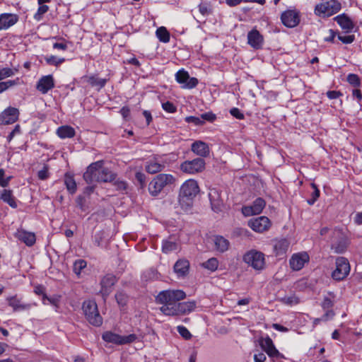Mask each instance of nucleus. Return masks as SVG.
I'll list each match as a JSON object with an SVG mask.
<instances>
[{
    "mask_svg": "<svg viewBox=\"0 0 362 362\" xmlns=\"http://www.w3.org/2000/svg\"><path fill=\"white\" fill-rule=\"evenodd\" d=\"M186 297L182 290H165L159 292L156 297L158 303L162 305L160 310L165 315L175 316L192 312L196 304L194 301L180 302Z\"/></svg>",
    "mask_w": 362,
    "mask_h": 362,
    "instance_id": "nucleus-1",
    "label": "nucleus"
},
{
    "mask_svg": "<svg viewBox=\"0 0 362 362\" xmlns=\"http://www.w3.org/2000/svg\"><path fill=\"white\" fill-rule=\"evenodd\" d=\"M199 192V187L196 180H186L180 187L178 194V203L184 211H188L193 204V201Z\"/></svg>",
    "mask_w": 362,
    "mask_h": 362,
    "instance_id": "nucleus-2",
    "label": "nucleus"
},
{
    "mask_svg": "<svg viewBox=\"0 0 362 362\" xmlns=\"http://www.w3.org/2000/svg\"><path fill=\"white\" fill-rule=\"evenodd\" d=\"M175 180L173 175L160 173L149 182L148 192L151 196H158L165 187L173 184Z\"/></svg>",
    "mask_w": 362,
    "mask_h": 362,
    "instance_id": "nucleus-3",
    "label": "nucleus"
},
{
    "mask_svg": "<svg viewBox=\"0 0 362 362\" xmlns=\"http://www.w3.org/2000/svg\"><path fill=\"white\" fill-rule=\"evenodd\" d=\"M341 8V3L337 0H327L326 1L317 4L315 7V14L322 17H329L337 12Z\"/></svg>",
    "mask_w": 362,
    "mask_h": 362,
    "instance_id": "nucleus-4",
    "label": "nucleus"
},
{
    "mask_svg": "<svg viewBox=\"0 0 362 362\" xmlns=\"http://www.w3.org/2000/svg\"><path fill=\"white\" fill-rule=\"evenodd\" d=\"M83 311L90 324L99 327L103 323V318L98 310V305L93 300H86L83 303Z\"/></svg>",
    "mask_w": 362,
    "mask_h": 362,
    "instance_id": "nucleus-5",
    "label": "nucleus"
},
{
    "mask_svg": "<svg viewBox=\"0 0 362 362\" xmlns=\"http://www.w3.org/2000/svg\"><path fill=\"white\" fill-rule=\"evenodd\" d=\"M243 261L257 271L262 270L265 267V255L260 251L251 250L243 255Z\"/></svg>",
    "mask_w": 362,
    "mask_h": 362,
    "instance_id": "nucleus-6",
    "label": "nucleus"
},
{
    "mask_svg": "<svg viewBox=\"0 0 362 362\" xmlns=\"http://www.w3.org/2000/svg\"><path fill=\"white\" fill-rule=\"evenodd\" d=\"M103 339L108 343H112L117 345H124L131 344L137 339L135 334H131L127 336H122L118 334L107 331L103 334Z\"/></svg>",
    "mask_w": 362,
    "mask_h": 362,
    "instance_id": "nucleus-7",
    "label": "nucleus"
},
{
    "mask_svg": "<svg viewBox=\"0 0 362 362\" xmlns=\"http://www.w3.org/2000/svg\"><path fill=\"white\" fill-rule=\"evenodd\" d=\"M350 272V264L348 259L344 257H339L336 259V268L332 274L334 280L341 281L345 279Z\"/></svg>",
    "mask_w": 362,
    "mask_h": 362,
    "instance_id": "nucleus-8",
    "label": "nucleus"
},
{
    "mask_svg": "<svg viewBox=\"0 0 362 362\" xmlns=\"http://www.w3.org/2000/svg\"><path fill=\"white\" fill-rule=\"evenodd\" d=\"M205 161L202 158H197L192 160H185L180 165V170L187 174H195L202 172L205 169Z\"/></svg>",
    "mask_w": 362,
    "mask_h": 362,
    "instance_id": "nucleus-9",
    "label": "nucleus"
},
{
    "mask_svg": "<svg viewBox=\"0 0 362 362\" xmlns=\"http://www.w3.org/2000/svg\"><path fill=\"white\" fill-rule=\"evenodd\" d=\"M208 197L211 209L216 213L222 211L224 208V202L221 197V191L215 187L209 188Z\"/></svg>",
    "mask_w": 362,
    "mask_h": 362,
    "instance_id": "nucleus-10",
    "label": "nucleus"
},
{
    "mask_svg": "<svg viewBox=\"0 0 362 362\" xmlns=\"http://www.w3.org/2000/svg\"><path fill=\"white\" fill-rule=\"evenodd\" d=\"M247 224L252 230L257 233L267 231L272 226L271 221L264 216L251 218L248 221Z\"/></svg>",
    "mask_w": 362,
    "mask_h": 362,
    "instance_id": "nucleus-11",
    "label": "nucleus"
},
{
    "mask_svg": "<svg viewBox=\"0 0 362 362\" xmlns=\"http://www.w3.org/2000/svg\"><path fill=\"white\" fill-rule=\"evenodd\" d=\"M175 79L177 83L182 85V88L192 89L198 84V79L194 77H190L188 72L184 69L179 70L176 73Z\"/></svg>",
    "mask_w": 362,
    "mask_h": 362,
    "instance_id": "nucleus-12",
    "label": "nucleus"
},
{
    "mask_svg": "<svg viewBox=\"0 0 362 362\" xmlns=\"http://www.w3.org/2000/svg\"><path fill=\"white\" fill-rule=\"evenodd\" d=\"M266 206V202L261 197L257 198L250 206L242 207V213L245 216L257 215L262 213Z\"/></svg>",
    "mask_w": 362,
    "mask_h": 362,
    "instance_id": "nucleus-13",
    "label": "nucleus"
},
{
    "mask_svg": "<svg viewBox=\"0 0 362 362\" xmlns=\"http://www.w3.org/2000/svg\"><path fill=\"white\" fill-rule=\"evenodd\" d=\"M259 345L261 348L271 358H283L284 356L275 347L272 339L269 337L262 338L259 340Z\"/></svg>",
    "mask_w": 362,
    "mask_h": 362,
    "instance_id": "nucleus-14",
    "label": "nucleus"
},
{
    "mask_svg": "<svg viewBox=\"0 0 362 362\" xmlns=\"http://www.w3.org/2000/svg\"><path fill=\"white\" fill-rule=\"evenodd\" d=\"M103 161L100 160L91 163L83 173V179L88 184H91L93 182H98L99 168L102 167Z\"/></svg>",
    "mask_w": 362,
    "mask_h": 362,
    "instance_id": "nucleus-15",
    "label": "nucleus"
},
{
    "mask_svg": "<svg viewBox=\"0 0 362 362\" xmlns=\"http://www.w3.org/2000/svg\"><path fill=\"white\" fill-rule=\"evenodd\" d=\"M19 116V110L16 107H9L0 114V124L8 125L16 122Z\"/></svg>",
    "mask_w": 362,
    "mask_h": 362,
    "instance_id": "nucleus-16",
    "label": "nucleus"
},
{
    "mask_svg": "<svg viewBox=\"0 0 362 362\" xmlns=\"http://www.w3.org/2000/svg\"><path fill=\"white\" fill-rule=\"evenodd\" d=\"M281 20L285 26L294 28L298 25L300 22L299 13L294 10H287L282 13Z\"/></svg>",
    "mask_w": 362,
    "mask_h": 362,
    "instance_id": "nucleus-17",
    "label": "nucleus"
},
{
    "mask_svg": "<svg viewBox=\"0 0 362 362\" xmlns=\"http://www.w3.org/2000/svg\"><path fill=\"white\" fill-rule=\"evenodd\" d=\"M308 261L309 256L307 252H304L293 255L290 259L289 264L293 270L299 271Z\"/></svg>",
    "mask_w": 362,
    "mask_h": 362,
    "instance_id": "nucleus-18",
    "label": "nucleus"
},
{
    "mask_svg": "<svg viewBox=\"0 0 362 362\" xmlns=\"http://www.w3.org/2000/svg\"><path fill=\"white\" fill-rule=\"evenodd\" d=\"M54 87V80L52 75L41 77L36 84V89L42 94H47Z\"/></svg>",
    "mask_w": 362,
    "mask_h": 362,
    "instance_id": "nucleus-19",
    "label": "nucleus"
},
{
    "mask_svg": "<svg viewBox=\"0 0 362 362\" xmlns=\"http://www.w3.org/2000/svg\"><path fill=\"white\" fill-rule=\"evenodd\" d=\"M165 167V163L162 158H153L146 162L145 170L150 174L161 172Z\"/></svg>",
    "mask_w": 362,
    "mask_h": 362,
    "instance_id": "nucleus-20",
    "label": "nucleus"
},
{
    "mask_svg": "<svg viewBox=\"0 0 362 362\" xmlns=\"http://www.w3.org/2000/svg\"><path fill=\"white\" fill-rule=\"evenodd\" d=\"M247 43L253 49H259L264 43L263 36L257 29H252L247 33Z\"/></svg>",
    "mask_w": 362,
    "mask_h": 362,
    "instance_id": "nucleus-21",
    "label": "nucleus"
},
{
    "mask_svg": "<svg viewBox=\"0 0 362 362\" xmlns=\"http://www.w3.org/2000/svg\"><path fill=\"white\" fill-rule=\"evenodd\" d=\"M116 283V278L113 274H108L103 276L100 281L101 289L100 293L105 298L111 292V288Z\"/></svg>",
    "mask_w": 362,
    "mask_h": 362,
    "instance_id": "nucleus-22",
    "label": "nucleus"
},
{
    "mask_svg": "<svg viewBox=\"0 0 362 362\" xmlns=\"http://www.w3.org/2000/svg\"><path fill=\"white\" fill-rule=\"evenodd\" d=\"M15 237L29 247L33 246L36 241L34 233L28 232L23 229H18L15 233Z\"/></svg>",
    "mask_w": 362,
    "mask_h": 362,
    "instance_id": "nucleus-23",
    "label": "nucleus"
},
{
    "mask_svg": "<svg viewBox=\"0 0 362 362\" xmlns=\"http://www.w3.org/2000/svg\"><path fill=\"white\" fill-rule=\"evenodd\" d=\"M334 20L339 24L341 29L346 33L351 32L354 28L353 21L345 13L337 16Z\"/></svg>",
    "mask_w": 362,
    "mask_h": 362,
    "instance_id": "nucleus-24",
    "label": "nucleus"
},
{
    "mask_svg": "<svg viewBox=\"0 0 362 362\" xmlns=\"http://www.w3.org/2000/svg\"><path fill=\"white\" fill-rule=\"evenodd\" d=\"M191 150L193 153L201 157H207L210 153L208 144L202 141H196L192 143Z\"/></svg>",
    "mask_w": 362,
    "mask_h": 362,
    "instance_id": "nucleus-25",
    "label": "nucleus"
},
{
    "mask_svg": "<svg viewBox=\"0 0 362 362\" xmlns=\"http://www.w3.org/2000/svg\"><path fill=\"white\" fill-rule=\"evenodd\" d=\"M18 18L15 14L3 13L0 16V30H6L17 23Z\"/></svg>",
    "mask_w": 362,
    "mask_h": 362,
    "instance_id": "nucleus-26",
    "label": "nucleus"
},
{
    "mask_svg": "<svg viewBox=\"0 0 362 362\" xmlns=\"http://www.w3.org/2000/svg\"><path fill=\"white\" fill-rule=\"evenodd\" d=\"M174 272L179 277L185 276L189 269V262L186 259H178L174 265Z\"/></svg>",
    "mask_w": 362,
    "mask_h": 362,
    "instance_id": "nucleus-27",
    "label": "nucleus"
},
{
    "mask_svg": "<svg viewBox=\"0 0 362 362\" xmlns=\"http://www.w3.org/2000/svg\"><path fill=\"white\" fill-rule=\"evenodd\" d=\"M290 246V242L286 238L276 240L274 244V252L276 256H281L286 253Z\"/></svg>",
    "mask_w": 362,
    "mask_h": 362,
    "instance_id": "nucleus-28",
    "label": "nucleus"
},
{
    "mask_svg": "<svg viewBox=\"0 0 362 362\" xmlns=\"http://www.w3.org/2000/svg\"><path fill=\"white\" fill-rule=\"evenodd\" d=\"M334 233L337 234L339 238L336 242L332 241L331 247L335 253H343L346 250L348 241L339 232Z\"/></svg>",
    "mask_w": 362,
    "mask_h": 362,
    "instance_id": "nucleus-29",
    "label": "nucleus"
},
{
    "mask_svg": "<svg viewBox=\"0 0 362 362\" xmlns=\"http://www.w3.org/2000/svg\"><path fill=\"white\" fill-rule=\"evenodd\" d=\"M6 300L8 301V305L13 308L14 312L23 311L30 308V304L23 303L21 299L18 298L17 296L8 297Z\"/></svg>",
    "mask_w": 362,
    "mask_h": 362,
    "instance_id": "nucleus-30",
    "label": "nucleus"
},
{
    "mask_svg": "<svg viewBox=\"0 0 362 362\" xmlns=\"http://www.w3.org/2000/svg\"><path fill=\"white\" fill-rule=\"evenodd\" d=\"M117 178V174L107 168H99L98 182H112Z\"/></svg>",
    "mask_w": 362,
    "mask_h": 362,
    "instance_id": "nucleus-31",
    "label": "nucleus"
},
{
    "mask_svg": "<svg viewBox=\"0 0 362 362\" xmlns=\"http://www.w3.org/2000/svg\"><path fill=\"white\" fill-rule=\"evenodd\" d=\"M57 134L61 139L72 138L75 136V129L68 125L61 126L57 129Z\"/></svg>",
    "mask_w": 362,
    "mask_h": 362,
    "instance_id": "nucleus-32",
    "label": "nucleus"
},
{
    "mask_svg": "<svg viewBox=\"0 0 362 362\" xmlns=\"http://www.w3.org/2000/svg\"><path fill=\"white\" fill-rule=\"evenodd\" d=\"M216 250L224 252L228 249L229 241L223 236H215L213 239Z\"/></svg>",
    "mask_w": 362,
    "mask_h": 362,
    "instance_id": "nucleus-33",
    "label": "nucleus"
},
{
    "mask_svg": "<svg viewBox=\"0 0 362 362\" xmlns=\"http://www.w3.org/2000/svg\"><path fill=\"white\" fill-rule=\"evenodd\" d=\"M83 80L88 83L91 86L98 87L99 88H103L106 83L107 80L105 78H100L95 76H83L82 78Z\"/></svg>",
    "mask_w": 362,
    "mask_h": 362,
    "instance_id": "nucleus-34",
    "label": "nucleus"
},
{
    "mask_svg": "<svg viewBox=\"0 0 362 362\" xmlns=\"http://www.w3.org/2000/svg\"><path fill=\"white\" fill-rule=\"evenodd\" d=\"M64 185L69 192L71 194H74L76 191V182L74 176L70 173H66L64 175Z\"/></svg>",
    "mask_w": 362,
    "mask_h": 362,
    "instance_id": "nucleus-35",
    "label": "nucleus"
},
{
    "mask_svg": "<svg viewBox=\"0 0 362 362\" xmlns=\"http://www.w3.org/2000/svg\"><path fill=\"white\" fill-rule=\"evenodd\" d=\"M1 199L11 207L13 209L17 208V204L11 190L4 189L1 194Z\"/></svg>",
    "mask_w": 362,
    "mask_h": 362,
    "instance_id": "nucleus-36",
    "label": "nucleus"
},
{
    "mask_svg": "<svg viewBox=\"0 0 362 362\" xmlns=\"http://www.w3.org/2000/svg\"><path fill=\"white\" fill-rule=\"evenodd\" d=\"M177 248V244L175 241L171 239L165 240L162 244V251L164 253H169L170 252L176 250Z\"/></svg>",
    "mask_w": 362,
    "mask_h": 362,
    "instance_id": "nucleus-37",
    "label": "nucleus"
},
{
    "mask_svg": "<svg viewBox=\"0 0 362 362\" xmlns=\"http://www.w3.org/2000/svg\"><path fill=\"white\" fill-rule=\"evenodd\" d=\"M156 33L160 42L166 43L170 41V33L165 27L158 28Z\"/></svg>",
    "mask_w": 362,
    "mask_h": 362,
    "instance_id": "nucleus-38",
    "label": "nucleus"
},
{
    "mask_svg": "<svg viewBox=\"0 0 362 362\" xmlns=\"http://www.w3.org/2000/svg\"><path fill=\"white\" fill-rule=\"evenodd\" d=\"M310 187L313 188V192L311 193V198L307 200L308 204L310 206L313 205L315 202L317 200V199L320 197V192L317 186V185L314 182H312L310 184Z\"/></svg>",
    "mask_w": 362,
    "mask_h": 362,
    "instance_id": "nucleus-39",
    "label": "nucleus"
},
{
    "mask_svg": "<svg viewBox=\"0 0 362 362\" xmlns=\"http://www.w3.org/2000/svg\"><path fill=\"white\" fill-rule=\"evenodd\" d=\"M202 265L203 267L211 272H214L218 268V262L216 258L212 257L209 259L207 261L203 262Z\"/></svg>",
    "mask_w": 362,
    "mask_h": 362,
    "instance_id": "nucleus-40",
    "label": "nucleus"
},
{
    "mask_svg": "<svg viewBox=\"0 0 362 362\" xmlns=\"http://www.w3.org/2000/svg\"><path fill=\"white\" fill-rule=\"evenodd\" d=\"M87 266V263L84 259H79L74 262L73 265V271L76 275H79L81 271Z\"/></svg>",
    "mask_w": 362,
    "mask_h": 362,
    "instance_id": "nucleus-41",
    "label": "nucleus"
},
{
    "mask_svg": "<svg viewBox=\"0 0 362 362\" xmlns=\"http://www.w3.org/2000/svg\"><path fill=\"white\" fill-rule=\"evenodd\" d=\"M115 299L119 306H124L126 305L127 300H128V296L126 293H124L122 291H118L115 294Z\"/></svg>",
    "mask_w": 362,
    "mask_h": 362,
    "instance_id": "nucleus-42",
    "label": "nucleus"
},
{
    "mask_svg": "<svg viewBox=\"0 0 362 362\" xmlns=\"http://www.w3.org/2000/svg\"><path fill=\"white\" fill-rule=\"evenodd\" d=\"M49 10V7L47 5L41 4L40 5L37 11L34 15V18L36 21H40L42 18V16L47 13Z\"/></svg>",
    "mask_w": 362,
    "mask_h": 362,
    "instance_id": "nucleus-43",
    "label": "nucleus"
},
{
    "mask_svg": "<svg viewBox=\"0 0 362 362\" xmlns=\"http://www.w3.org/2000/svg\"><path fill=\"white\" fill-rule=\"evenodd\" d=\"M45 61L48 64L58 66L59 64L63 63L65 61V59L64 58H59L56 56L52 55L49 57H47L45 58Z\"/></svg>",
    "mask_w": 362,
    "mask_h": 362,
    "instance_id": "nucleus-44",
    "label": "nucleus"
},
{
    "mask_svg": "<svg viewBox=\"0 0 362 362\" xmlns=\"http://www.w3.org/2000/svg\"><path fill=\"white\" fill-rule=\"evenodd\" d=\"M112 185L115 187L117 190L125 191L127 189V183L122 180L116 179L112 182Z\"/></svg>",
    "mask_w": 362,
    "mask_h": 362,
    "instance_id": "nucleus-45",
    "label": "nucleus"
},
{
    "mask_svg": "<svg viewBox=\"0 0 362 362\" xmlns=\"http://www.w3.org/2000/svg\"><path fill=\"white\" fill-rule=\"evenodd\" d=\"M347 81L355 87H358L361 84L360 78L357 74H349L347 76Z\"/></svg>",
    "mask_w": 362,
    "mask_h": 362,
    "instance_id": "nucleus-46",
    "label": "nucleus"
},
{
    "mask_svg": "<svg viewBox=\"0 0 362 362\" xmlns=\"http://www.w3.org/2000/svg\"><path fill=\"white\" fill-rule=\"evenodd\" d=\"M185 121L187 123H192L196 126H201L204 124V121L200 117L188 116L185 118Z\"/></svg>",
    "mask_w": 362,
    "mask_h": 362,
    "instance_id": "nucleus-47",
    "label": "nucleus"
},
{
    "mask_svg": "<svg viewBox=\"0 0 362 362\" xmlns=\"http://www.w3.org/2000/svg\"><path fill=\"white\" fill-rule=\"evenodd\" d=\"M178 333L185 339H189L192 338V334L184 326L179 325L177 327Z\"/></svg>",
    "mask_w": 362,
    "mask_h": 362,
    "instance_id": "nucleus-48",
    "label": "nucleus"
},
{
    "mask_svg": "<svg viewBox=\"0 0 362 362\" xmlns=\"http://www.w3.org/2000/svg\"><path fill=\"white\" fill-rule=\"evenodd\" d=\"M162 107L163 109L169 113H173L175 112L177 110L176 107L173 105V103L167 101L165 103H162Z\"/></svg>",
    "mask_w": 362,
    "mask_h": 362,
    "instance_id": "nucleus-49",
    "label": "nucleus"
},
{
    "mask_svg": "<svg viewBox=\"0 0 362 362\" xmlns=\"http://www.w3.org/2000/svg\"><path fill=\"white\" fill-rule=\"evenodd\" d=\"M200 118L204 121H208L210 122H214L216 119V116L211 112L203 113L200 115Z\"/></svg>",
    "mask_w": 362,
    "mask_h": 362,
    "instance_id": "nucleus-50",
    "label": "nucleus"
},
{
    "mask_svg": "<svg viewBox=\"0 0 362 362\" xmlns=\"http://www.w3.org/2000/svg\"><path fill=\"white\" fill-rule=\"evenodd\" d=\"M14 74L13 71L10 68H3L0 69V79L3 80L7 77L12 76Z\"/></svg>",
    "mask_w": 362,
    "mask_h": 362,
    "instance_id": "nucleus-51",
    "label": "nucleus"
},
{
    "mask_svg": "<svg viewBox=\"0 0 362 362\" xmlns=\"http://www.w3.org/2000/svg\"><path fill=\"white\" fill-rule=\"evenodd\" d=\"M199 11L204 16H207L211 13L210 7L206 4H200L199 5Z\"/></svg>",
    "mask_w": 362,
    "mask_h": 362,
    "instance_id": "nucleus-52",
    "label": "nucleus"
},
{
    "mask_svg": "<svg viewBox=\"0 0 362 362\" xmlns=\"http://www.w3.org/2000/svg\"><path fill=\"white\" fill-rule=\"evenodd\" d=\"M135 178L136 181L139 183L141 188H143L145 186L146 182L145 174L141 172H136L135 174Z\"/></svg>",
    "mask_w": 362,
    "mask_h": 362,
    "instance_id": "nucleus-53",
    "label": "nucleus"
},
{
    "mask_svg": "<svg viewBox=\"0 0 362 362\" xmlns=\"http://www.w3.org/2000/svg\"><path fill=\"white\" fill-rule=\"evenodd\" d=\"M338 39L341 42H342L344 44H351L354 41L355 36L354 35H344V36L338 35Z\"/></svg>",
    "mask_w": 362,
    "mask_h": 362,
    "instance_id": "nucleus-54",
    "label": "nucleus"
},
{
    "mask_svg": "<svg viewBox=\"0 0 362 362\" xmlns=\"http://www.w3.org/2000/svg\"><path fill=\"white\" fill-rule=\"evenodd\" d=\"M49 168L47 165H45L43 168L39 170L37 173L38 178L42 180H45L49 177Z\"/></svg>",
    "mask_w": 362,
    "mask_h": 362,
    "instance_id": "nucleus-55",
    "label": "nucleus"
},
{
    "mask_svg": "<svg viewBox=\"0 0 362 362\" xmlns=\"http://www.w3.org/2000/svg\"><path fill=\"white\" fill-rule=\"evenodd\" d=\"M282 301L289 305H296L299 302L298 298L294 296L285 297L282 299Z\"/></svg>",
    "mask_w": 362,
    "mask_h": 362,
    "instance_id": "nucleus-56",
    "label": "nucleus"
},
{
    "mask_svg": "<svg viewBox=\"0 0 362 362\" xmlns=\"http://www.w3.org/2000/svg\"><path fill=\"white\" fill-rule=\"evenodd\" d=\"M11 177H8L6 178L4 177V170L3 169H0V185L3 187H6L9 181L11 180Z\"/></svg>",
    "mask_w": 362,
    "mask_h": 362,
    "instance_id": "nucleus-57",
    "label": "nucleus"
},
{
    "mask_svg": "<svg viewBox=\"0 0 362 362\" xmlns=\"http://www.w3.org/2000/svg\"><path fill=\"white\" fill-rule=\"evenodd\" d=\"M334 305L333 300L329 297H325L322 303V306L323 309H330Z\"/></svg>",
    "mask_w": 362,
    "mask_h": 362,
    "instance_id": "nucleus-58",
    "label": "nucleus"
},
{
    "mask_svg": "<svg viewBox=\"0 0 362 362\" xmlns=\"http://www.w3.org/2000/svg\"><path fill=\"white\" fill-rule=\"evenodd\" d=\"M230 113L234 117L238 119H244V115L240 112V110L237 107H233L230 110Z\"/></svg>",
    "mask_w": 362,
    "mask_h": 362,
    "instance_id": "nucleus-59",
    "label": "nucleus"
},
{
    "mask_svg": "<svg viewBox=\"0 0 362 362\" xmlns=\"http://www.w3.org/2000/svg\"><path fill=\"white\" fill-rule=\"evenodd\" d=\"M57 299L55 298H50L48 297L46 294H44V297L42 298V303L46 305L47 303H50L54 305H57Z\"/></svg>",
    "mask_w": 362,
    "mask_h": 362,
    "instance_id": "nucleus-60",
    "label": "nucleus"
},
{
    "mask_svg": "<svg viewBox=\"0 0 362 362\" xmlns=\"http://www.w3.org/2000/svg\"><path fill=\"white\" fill-rule=\"evenodd\" d=\"M329 35L324 37V40L328 42H334V38L336 37L337 33L330 29L328 30Z\"/></svg>",
    "mask_w": 362,
    "mask_h": 362,
    "instance_id": "nucleus-61",
    "label": "nucleus"
},
{
    "mask_svg": "<svg viewBox=\"0 0 362 362\" xmlns=\"http://www.w3.org/2000/svg\"><path fill=\"white\" fill-rule=\"evenodd\" d=\"M267 359V357L264 353H258L254 355V361L255 362H264Z\"/></svg>",
    "mask_w": 362,
    "mask_h": 362,
    "instance_id": "nucleus-62",
    "label": "nucleus"
},
{
    "mask_svg": "<svg viewBox=\"0 0 362 362\" xmlns=\"http://www.w3.org/2000/svg\"><path fill=\"white\" fill-rule=\"evenodd\" d=\"M342 94L339 91L337 90H329L327 93V97L332 100V99H337L339 96H341Z\"/></svg>",
    "mask_w": 362,
    "mask_h": 362,
    "instance_id": "nucleus-63",
    "label": "nucleus"
},
{
    "mask_svg": "<svg viewBox=\"0 0 362 362\" xmlns=\"http://www.w3.org/2000/svg\"><path fill=\"white\" fill-rule=\"evenodd\" d=\"M328 310L325 313V315L322 316V319L324 321H327L328 319L332 318L334 313L332 310L327 309Z\"/></svg>",
    "mask_w": 362,
    "mask_h": 362,
    "instance_id": "nucleus-64",
    "label": "nucleus"
}]
</instances>
